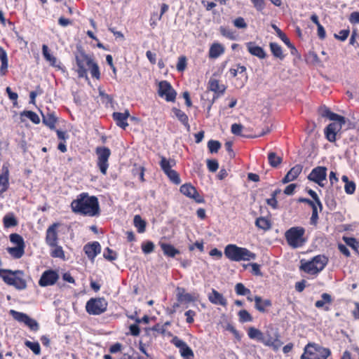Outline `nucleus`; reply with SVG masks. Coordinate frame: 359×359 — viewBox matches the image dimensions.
Listing matches in <instances>:
<instances>
[{
  "instance_id": "64",
  "label": "nucleus",
  "mask_w": 359,
  "mask_h": 359,
  "mask_svg": "<svg viewBox=\"0 0 359 359\" xmlns=\"http://www.w3.org/2000/svg\"><path fill=\"white\" fill-rule=\"evenodd\" d=\"M348 20L351 24L359 23V12L354 11L349 15Z\"/></svg>"
},
{
  "instance_id": "8",
  "label": "nucleus",
  "mask_w": 359,
  "mask_h": 359,
  "mask_svg": "<svg viewBox=\"0 0 359 359\" xmlns=\"http://www.w3.org/2000/svg\"><path fill=\"white\" fill-rule=\"evenodd\" d=\"M108 303L103 297L91 298L86 304V310L90 315L97 316L107 311Z\"/></svg>"
},
{
  "instance_id": "55",
  "label": "nucleus",
  "mask_w": 359,
  "mask_h": 359,
  "mask_svg": "<svg viewBox=\"0 0 359 359\" xmlns=\"http://www.w3.org/2000/svg\"><path fill=\"white\" fill-rule=\"evenodd\" d=\"M246 68L245 66L237 65L236 67H232L229 69V73L232 77L237 76L238 73H243L245 72Z\"/></svg>"
},
{
  "instance_id": "45",
  "label": "nucleus",
  "mask_w": 359,
  "mask_h": 359,
  "mask_svg": "<svg viewBox=\"0 0 359 359\" xmlns=\"http://www.w3.org/2000/svg\"><path fill=\"white\" fill-rule=\"evenodd\" d=\"M269 163L272 167H277L282 162V158L276 153L270 152L268 156Z\"/></svg>"
},
{
  "instance_id": "27",
  "label": "nucleus",
  "mask_w": 359,
  "mask_h": 359,
  "mask_svg": "<svg viewBox=\"0 0 359 359\" xmlns=\"http://www.w3.org/2000/svg\"><path fill=\"white\" fill-rule=\"evenodd\" d=\"M175 161L172 158H166L164 156H161V161L159 163L161 169L165 174L172 171V168L175 165Z\"/></svg>"
},
{
  "instance_id": "14",
  "label": "nucleus",
  "mask_w": 359,
  "mask_h": 359,
  "mask_svg": "<svg viewBox=\"0 0 359 359\" xmlns=\"http://www.w3.org/2000/svg\"><path fill=\"white\" fill-rule=\"evenodd\" d=\"M59 278L58 273L53 270L45 271L39 281V285L41 287H46L54 285Z\"/></svg>"
},
{
  "instance_id": "52",
  "label": "nucleus",
  "mask_w": 359,
  "mask_h": 359,
  "mask_svg": "<svg viewBox=\"0 0 359 359\" xmlns=\"http://www.w3.org/2000/svg\"><path fill=\"white\" fill-rule=\"evenodd\" d=\"M208 147L211 153H217L221 147V144L217 140H210L208 142Z\"/></svg>"
},
{
  "instance_id": "57",
  "label": "nucleus",
  "mask_w": 359,
  "mask_h": 359,
  "mask_svg": "<svg viewBox=\"0 0 359 359\" xmlns=\"http://www.w3.org/2000/svg\"><path fill=\"white\" fill-rule=\"evenodd\" d=\"M350 31L348 29L341 30L339 34H334L335 39L344 41L348 36Z\"/></svg>"
},
{
  "instance_id": "47",
  "label": "nucleus",
  "mask_w": 359,
  "mask_h": 359,
  "mask_svg": "<svg viewBox=\"0 0 359 359\" xmlns=\"http://www.w3.org/2000/svg\"><path fill=\"white\" fill-rule=\"evenodd\" d=\"M21 116H25L27 118H29L34 123H39L40 118L39 116L34 111H24L21 113Z\"/></svg>"
},
{
  "instance_id": "30",
  "label": "nucleus",
  "mask_w": 359,
  "mask_h": 359,
  "mask_svg": "<svg viewBox=\"0 0 359 359\" xmlns=\"http://www.w3.org/2000/svg\"><path fill=\"white\" fill-rule=\"evenodd\" d=\"M172 111L175 116L178 118V120L185 126L188 131L190 130V125L189 124V118L187 115L183 112L182 110L174 108Z\"/></svg>"
},
{
  "instance_id": "61",
  "label": "nucleus",
  "mask_w": 359,
  "mask_h": 359,
  "mask_svg": "<svg viewBox=\"0 0 359 359\" xmlns=\"http://www.w3.org/2000/svg\"><path fill=\"white\" fill-rule=\"evenodd\" d=\"M252 3L254 7L258 11H262L265 8V1L264 0H250Z\"/></svg>"
},
{
  "instance_id": "16",
  "label": "nucleus",
  "mask_w": 359,
  "mask_h": 359,
  "mask_svg": "<svg viewBox=\"0 0 359 359\" xmlns=\"http://www.w3.org/2000/svg\"><path fill=\"white\" fill-rule=\"evenodd\" d=\"M13 313V316L15 319L18 321L24 323L26 325H27L32 330H37L39 328V325L37 322L29 318L27 314L23 313H20L17 311H12Z\"/></svg>"
},
{
  "instance_id": "23",
  "label": "nucleus",
  "mask_w": 359,
  "mask_h": 359,
  "mask_svg": "<svg viewBox=\"0 0 359 359\" xmlns=\"http://www.w3.org/2000/svg\"><path fill=\"white\" fill-rule=\"evenodd\" d=\"M224 51V46L219 43L215 42L210 46L208 56L210 59H216L222 55Z\"/></svg>"
},
{
  "instance_id": "36",
  "label": "nucleus",
  "mask_w": 359,
  "mask_h": 359,
  "mask_svg": "<svg viewBox=\"0 0 359 359\" xmlns=\"http://www.w3.org/2000/svg\"><path fill=\"white\" fill-rule=\"evenodd\" d=\"M248 335L252 339H257L259 341L264 340L263 333L258 329L251 327L248 330Z\"/></svg>"
},
{
  "instance_id": "12",
  "label": "nucleus",
  "mask_w": 359,
  "mask_h": 359,
  "mask_svg": "<svg viewBox=\"0 0 359 359\" xmlns=\"http://www.w3.org/2000/svg\"><path fill=\"white\" fill-rule=\"evenodd\" d=\"M171 342L179 348L180 353L184 359H193L194 354L191 348L177 337H174Z\"/></svg>"
},
{
  "instance_id": "33",
  "label": "nucleus",
  "mask_w": 359,
  "mask_h": 359,
  "mask_svg": "<svg viewBox=\"0 0 359 359\" xmlns=\"http://www.w3.org/2000/svg\"><path fill=\"white\" fill-rule=\"evenodd\" d=\"M254 301L255 302V308L260 312H264L266 307H269L271 306V302L269 299L263 300L262 297L259 296H256L254 298Z\"/></svg>"
},
{
  "instance_id": "34",
  "label": "nucleus",
  "mask_w": 359,
  "mask_h": 359,
  "mask_svg": "<svg viewBox=\"0 0 359 359\" xmlns=\"http://www.w3.org/2000/svg\"><path fill=\"white\" fill-rule=\"evenodd\" d=\"M208 84L209 89L215 93H223L225 90V86L220 85L219 81L215 79H210Z\"/></svg>"
},
{
  "instance_id": "6",
  "label": "nucleus",
  "mask_w": 359,
  "mask_h": 359,
  "mask_svg": "<svg viewBox=\"0 0 359 359\" xmlns=\"http://www.w3.org/2000/svg\"><path fill=\"white\" fill-rule=\"evenodd\" d=\"M305 229L302 226H293L287 230L285 237L287 244L292 248L302 247L306 242Z\"/></svg>"
},
{
  "instance_id": "44",
  "label": "nucleus",
  "mask_w": 359,
  "mask_h": 359,
  "mask_svg": "<svg viewBox=\"0 0 359 359\" xmlns=\"http://www.w3.org/2000/svg\"><path fill=\"white\" fill-rule=\"evenodd\" d=\"M238 318L241 323L252 322L253 318L250 313L245 309L241 310L238 313Z\"/></svg>"
},
{
  "instance_id": "31",
  "label": "nucleus",
  "mask_w": 359,
  "mask_h": 359,
  "mask_svg": "<svg viewBox=\"0 0 359 359\" xmlns=\"http://www.w3.org/2000/svg\"><path fill=\"white\" fill-rule=\"evenodd\" d=\"M272 28L275 30L277 35L285 43V45H287L290 48H291L292 54H294V52L297 51V50L294 48V46L290 43L287 36L276 25H272Z\"/></svg>"
},
{
  "instance_id": "60",
  "label": "nucleus",
  "mask_w": 359,
  "mask_h": 359,
  "mask_svg": "<svg viewBox=\"0 0 359 359\" xmlns=\"http://www.w3.org/2000/svg\"><path fill=\"white\" fill-rule=\"evenodd\" d=\"M220 32L224 36H226L230 39H235L234 32H233L231 30H230L229 29H228L226 27H221Z\"/></svg>"
},
{
  "instance_id": "56",
  "label": "nucleus",
  "mask_w": 359,
  "mask_h": 359,
  "mask_svg": "<svg viewBox=\"0 0 359 359\" xmlns=\"http://www.w3.org/2000/svg\"><path fill=\"white\" fill-rule=\"evenodd\" d=\"M248 266H251L252 268V273L254 274V275H256V276H262V273H261V271H260V265L257 264V263H250V264H244L243 265V267L244 268H247Z\"/></svg>"
},
{
  "instance_id": "58",
  "label": "nucleus",
  "mask_w": 359,
  "mask_h": 359,
  "mask_svg": "<svg viewBox=\"0 0 359 359\" xmlns=\"http://www.w3.org/2000/svg\"><path fill=\"white\" fill-rule=\"evenodd\" d=\"M104 257L109 261H113L116 259V254L112 250L107 248L104 252Z\"/></svg>"
},
{
  "instance_id": "7",
  "label": "nucleus",
  "mask_w": 359,
  "mask_h": 359,
  "mask_svg": "<svg viewBox=\"0 0 359 359\" xmlns=\"http://www.w3.org/2000/svg\"><path fill=\"white\" fill-rule=\"evenodd\" d=\"M330 355L329 348L316 343H309L304 348L301 359H327Z\"/></svg>"
},
{
  "instance_id": "3",
  "label": "nucleus",
  "mask_w": 359,
  "mask_h": 359,
  "mask_svg": "<svg viewBox=\"0 0 359 359\" xmlns=\"http://www.w3.org/2000/svg\"><path fill=\"white\" fill-rule=\"evenodd\" d=\"M225 256L233 262L250 261L256 258V255L245 248L233 244L227 245L224 249Z\"/></svg>"
},
{
  "instance_id": "39",
  "label": "nucleus",
  "mask_w": 359,
  "mask_h": 359,
  "mask_svg": "<svg viewBox=\"0 0 359 359\" xmlns=\"http://www.w3.org/2000/svg\"><path fill=\"white\" fill-rule=\"evenodd\" d=\"M133 222L140 233H142L145 231L146 222L142 219L140 215H137L134 217Z\"/></svg>"
},
{
  "instance_id": "29",
  "label": "nucleus",
  "mask_w": 359,
  "mask_h": 359,
  "mask_svg": "<svg viewBox=\"0 0 359 359\" xmlns=\"http://www.w3.org/2000/svg\"><path fill=\"white\" fill-rule=\"evenodd\" d=\"M0 60L1 62L0 74L1 75H5L8 67V60L6 50L1 46H0Z\"/></svg>"
},
{
  "instance_id": "54",
  "label": "nucleus",
  "mask_w": 359,
  "mask_h": 359,
  "mask_svg": "<svg viewBox=\"0 0 359 359\" xmlns=\"http://www.w3.org/2000/svg\"><path fill=\"white\" fill-rule=\"evenodd\" d=\"M142 250L144 254H149L154 250V244L151 241H147L142 244Z\"/></svg>"
},
{
  "instance_id": "41",
  "label": "nucleus",
  "mask_w": 359,
  "mask_h": 359,
  "mask_svg": "<svg viewBox=\"0 0 359 359\" xmlns=\"http://www.w3.org/2000/svg\"><path fill=\"white\" fill-rule=\"evenodd\" d=\"M271 51L272 54L276 57L279 58L280 60H283L284 58V55L283 53L282 48L280 46H279L276 43H270L269 44Z\"/></svg>"
},
{
  "instance_id": "59",
  "label": "nucleus",
  "mask_w": 359,
  "mask_h": 359,
  "mask_svg": "<svg viewBox=\"0 0 359 359\" xmlns=\"http://www.w3.org/2000/svg\"><path fill=\"white\" fill-rule=\"evenodd\" d=\"M187 66V60L184 56H181L178 59V62L177 64V69L179 72H183Z\"/></svg>"
},
{
  "instance_id": "49",
  "label": "nucleus",
  "mask_w": 359,
  "mask_h": 359,
  "mask_svg": "<svg viewBox=\"0 0 359 359\" xmlns=\"http://www.w3.org/2000/svg\"><path fill=\"white\" fill-rule=\"evenodd\" d=\"M10 241L11 243L16 245V246H25V243L22 237L17 233H12L10 235Z\"/></svg>"
},
{
  "instance_id": "22",
  "label": "nucleus",
  "mask_w": 359,
  "mask_h": 359,
  "mask_svg": "<svg viewBox=\"0 0 359 359\" xmlns=\"http://www.w3.org/2000/svg\"><path fill=\"white\" fill-rule=\"evenodd\" d=\"M130 114L128 110H126L123 113H113V118L116 122V124L123 129H125L128 126L127 119L128 118Z\"/></svg>"
},
{
  "instance_id": "4",
  "label": "nucleus",
  "mask_w": 359,
  "mask_h": 359,
  "mask_svg": "<svg viewBox=\"0 0 359 359\" xmlns=\"http://www.w3.org/2000/svg\"><path fill=\"white\" fill-rule=\"evenodd\" d=\"M327 258L324 255L315 256L311 260H301L300 270L310 275H317L327 265Z\"/></svg>"
},
{
  "instance_id": "42",
  "label": "nucleus",
  "mask_w": 359,
  "mask_h": 359,
  "mask_svg": "<svg viewBox=\"0 0 359 359\" xmlns=\"http://www.w3.org/2000/svg\"><path fill=\"white\" fill-rule=\"evenodd\" d=\"M353 350L355 351V354H352L346 350L344 351L340 359H359V347L353 346Z\"/></svg>"
},
{
  "instance_id": "51",
  "label": "nucleus",
  "mask_w": 359,
  "mask_h": 359,
  "mask_svg": "<svg viewBox=\"0 0 359 359\" xmlns=\"http://www.w3.org/2000/svg\"><path fill=\"white\" fill-rule=\"evenodd\" d=\"M88 69L90 70V74L93 77L99 79L100 77V73L99 70V67L97 63H95L94 61L90 65V67L88 68Z\"/></svg>"
},
{
  "instance_id": "38",
  "label": "nucleus",
  "mask_w": 359,
  "mask_h": 359,
  "mask_svg": "<svg viewBox=\"0 0 359 359\" xmlns=\"http://www.w3.org/2000/svg\"><path fill=\"white\" fill-rule=\"evenodd\" d=\"M8 187V170L0 175V195L5 192Z\"/></svg>"
},
{
  "instance_id": "20",
  "label": "nucleus",
  "mask_w": 359,
  "mask_h": 359,
  "mask_svg": "<svg viewBox=\"0 0 359 359\" xmlns=\"http://www.w3.org/2000/svg\"><path fill=\"white\" fill-rule=\"evenodd\" d=\"M208 299L212 304L215 305L226 306L227 304L226 298L222 294L215 289H212L211 292L208 294Z\"/></svg>"
},
{
  "instance_id": "26",
  "label": "nucleus",
  "mask_w": 359,
  "mask_h": 359,
  "mask_svg": "<svg viewBox=\"0 0 359 359\" xmlns=\"http://www.w3.org/2000/svg\"><path fill=\"white\" fill-rule=\"evenodd\" d=\"M246 46L249 53L252 55L257 56L260 59H264L266 57L264 49L260 46H256L254 43L249 42L246 43Z\"/></svg>"
},
{
  "instance_id": "37",
  "label": "nucleus",
  "mask_w": 359,
  "mask_h": 359,
  "mask_svg": "<svg viewBox=\"0 0 359 359\" xmlns=\"http://www.w3.org/2000/svg\"><path fill=\"white\" fill-rule=\"evenodd\" d=\"M255 225L260 229L267 231L271 229V224L270 221L265 217H259L255 221Z\"/></svg>"
},
{
  "instance_id": "17",
  "label": "nucleus",
  "mask_w": 359,
  "mask_h": 359,
  "mask_svg": "<svg viewBox=\"0 0 359 359\" xmlns=\"http://www.w3.org/2000/svg\"><path fill=\"white\" fill-rule=\"evenodd\" d=\"M59 224L54 223L50 225L46 230V242L48 245H55L57 244L58 235L57 228Z\"/></svg>"
},
{
  "instance_id": "43",
  "label": "nucleus",
  "mask_w": 359,
  "mask_h": 359,
  "mask_svg": "<svg viewBox=\"0 0 359 359\" xmlns=\"http://www.w3.org/2000/svg\"><path fill=\"white\" fill-rule=\"evenodd\" d=\"M52 248L50 255L53 257H58L61 259H65V253L61 246H59L57 244L55 245H50Z\"/></svg>"
},
{
  "instance_id": "15",
  "label": "nucleus",
  "mask_w": 359,
  "mask_h": 359,
  "mask_svg": "<svg viewBox=\"0 0 359 359\" xmlns=\"http://www.w3.org/2000/svg\"><path fill=\"white\" fill-rule=\"evenodd\" d=\"M327 169L325 167L318 166L312 170L308 176V179L320 186H323V182L326 180Z\"/></svg>"
},
{
  "instance_id": "1",
  "label": "nucleus",
  "mask_w": 359,
  "mask_h": 359,
  "mask_svg": "<svg viewBox=\"0 0 359 359\" xmlns=\"http://www.w3.org/2000/svg\"><path fill=\"white\" fill-rule=\"evenodd\" d=\"M72 211L85 216L93 217L100 214L98 199L83 193L71 203Z\"/></svg>"
},
{
  "instance_id": "11",
  "label": "nucleus",
  "mask_w": 359,
  "mask_h": 359,
  "mask_svg": "<svg viewBox=\"0 0 359 359\" xmlns=\"http://www.w3.org/2000/svg\"><path fill=\"white\" fill-rule=\"evenodd\" d=\"M158 93L160 97L165 98L167 102H174L177 95L172 86L166 81L158 83Z\"/></svg>"
},
{
  "instance_id": "2",
  "label": "nucleus",
  "mask_w": 359,
  "mask_h": 359,
  "mask_svg": "<svg viewBox=\"0 0 359 359\" xmlns=\"http://www.w3.org/2000/svg\"><path fill=\"white\" fill-rule=\"evenodd\" d=\"M321 115L323 117L328 118L330 120L336 121V123L329 124L325 130V134L327 140L330 142H333L336 140V135L337 133L341 129L342 126L346 123L345 118L332 112L326 107L321 109Z\"/></svg>"
},
{
  "instance_id": "25",
  "label": "nucleus",
  "mask_w": 359,
  "mask_h": 359,
  "mask_svg": "<svg viewBox=\"0 0 359 359\" xmlns=\"http://www.w3.org/2000/svg\"><path fill=\"white\" fill-rule=\"evenodd\" d=\"M177 300L181 303H190L196 301V297L190 293L185 292V290L182 287L177 288Z\"/></svg>"
},
{
  "instance_id": "24",
  "label": "nucleus",
  "mask_w": 359,
  "mask_h": 359,
  "mask_svg": "<svg viewBox=\"0 0 359 359\" xmlns=\"http://www.w3.org/2000/svg\"><path fill=\"white\" fill-rule=\"evenodd\" d=\"M332 302V298L331 295L327 293H323L321 295V299L318 300L315 303L316 307L318 309H323L325 311L330 310V305Z\"/></svg>"
},
{
  "instance_id": "5",
  "label": "nucleus",
  "mask_w": 359,
  "mask_h": 359,
  "mask_svg": "<svg viewBox=\"0 0 359 359\" xmlns=\"http://www.w3.org/2000/svg\"><path fill=\"white\" fill-rule=\"evenodd\" d=\"M24 273L17 270L0 269V277L8 285L14 286L18 290H24L27 287L26 280L23 278Z\"/></svg>"
},
{
  "instance_id": "18",
  "label": "nucleus",
  "mask_w": 359,
  "mask_h": 359,
  "mask_svg": "<svg viewBox=\"0 0 359 359\" xmlns=\"http://www.w3.org/2000/svg\"><path fill=\"white\" fill-rule=\"evenodd\" d=\"M303 169V166L300 164L295 165L285 175L282 180L283 184H287L296 180L300 175Z\"/></svg>"
},
{
  "instance_id": "28",
  "label": "nucleus",
  "mask_w": 359,
  "mask_h": 359,
  "mask_svg": "<svg viewBox=\"0 0 359 359\" xmlns=\"http://www.w3.org/2000/svg\"><path fill=\"white\" fill-rule=\"evenodd\" d=\"M262 342L269 346H272L274 349H278L281 346L280 341L278 339V336L275 334L274 336L265 337L264 335V340Z\"/></svg>"
},
{
  "instance_id": "21",
  "label": "nucleus",
  "mask_w": 359,
  "mask_h": 359,
  "mask_svg": "<svg viewBox=\"0 0 359 359\" xmlns=\"http://www.w3.org/2000/svg\"><path fill=\"white\" fill-rule=\"evenodd\" d=\"M42 53L45 60L49 62L50 65L54 67H60V62H58L57 59L50 53V51L47 45L43 44L42 46Z\"/></svg>"
},
{
  "instance_id": "62",
  "label": "nucleus",
  "mask_w": 359,
  "mask_h": 359,
  "mask_svg": "<svg viewBox=\"0 0 359 359\" xmlns=\"http://www.w3.org/2000/svg\"><path fill=\"white\" fill-rule=\"evenodd\" d=\"M207 166L210 172H215L219 168L218 162L216 160H208Z\"/></svg>"
},
{
  "instance_id": "10",
  "label": "nucleus",
  "mask_w": 359,
  "mask_h": 359,
  "mask_svg": "<svg viewBox=\"0 0 359 359\" xmlns=\"http://www.w3.org/2000/svg\"><path fill=\"white\" fill-rule=\"evenodd\" d=\"M95 153L97 156V165L100 172L105 175L109 167L108 160L111 155V151L107 147H98L95 149Z\"/></svg>"
},
{
  "instance_id": "13",
  "label": "nucleus",
  "mask_w": 359,
  "mask_h": 359,
  "mask_svg": "<svg viewBox=\"0 0 359 359\" xmlns=\"http://www.w3.org/2000/svg\"><path fill=\"white\" fill-rule=\"evenodd\" d=\"M180 191L184 196L194 199L198 203L205 202L204 198L197 191L196 188L190 184H185L180 187Z\"/></svg>"
},
{
  "instance_id": "53",
  "label": "nucleus",
  "mask_w": 359,
  "mask_h": 359,
  "mask_svg": "<svg viewBox=\"0 0 359 359\" xmlns=\"http://www.w3.org/2000/svg\"><path fill=\"white\" fill-rule=\"evenodd\" d=\"M4 224L6 227H11L17 225V221L13 215H7L4 218Z\"/></svg>"
},
{
  "instance_id": "35",
  "label": "nucleus",
  "mask_w": 359,
  "mask_h": 359,
  "mask_svg": "<svg viewBox=\"0 0 359 359\" xmlns=\"http://www.w3.org/2000/svg\"><path fill=\"white\" fill-rule=\"evenodd\" d=\"M25 246H15L13 248H8L7 251L8 253L15 259H19L24 255Z\"/></svg>"
},
{
  "instance_id": "46",
  "label": "nucleus",
  "mask_w": 359,
  "mask_h": 359,
  "mask_svg": "<svg viewBox=\"0 0 359 359\" xmlns=\"http://www.w3.org/2000/svg\"><path fill=\"white\" fill-rule=\"evenodd\" d=\"M235 291L238 295H248L251 294V292L249 289L245 287L243 283H237L235 286Z\"/></svg>"
},
{
  "instance_id": "48",
  "label": "nucleus",
  "mask_w": 359,
  "mask_h": 359,
  "mask_svg": "<svg viewBox=\"0 0 359 359\" xmlns=\"http://www.w3.org/2000/svg\"><path fill=\"white\" fill-rule=\"evenodd\" d=\"M25 344L27 347L30 348L33 353L36 355H39L41 353V348L38 342H32L30 341H26Z\"/></svg>"
},
{
  "instance_id": "50",
  "label": "nucleus",
  "mask_w": 359,
  "mask_h": 359,
  "mask_svg": "<svg viewBox=\"0 0 359 359\" xmlns=\"http://www.w3.org/2000/svg\"><path fill=\"white\" fill-rule=\"evenodd\" d=\"M169 180L174 183L175 184H179L181 182L180 177L179 174L174 170L170 171L167 174H165Z\"/></svg>"
},
{
  "instance_id": "63",
  "label": "nucleus",
  "mask_w": 359,
  "mask_h": 359,
  "mask_svg": "<svg viewBox=\"0 0 359 359\" xmlns=\"http://www.w3.org/2000/svg\"><path fill=\"white\" fill-rule=\"evenodd\" d=\"M233 25L235 27L240 29H244L247 27V24L245 22V20L241 17L235 19L233 20Z\"/></svg>"
},
{
  "instance_id": "9",
  "label": "nucleus",
  "mask_w": 359,
  "mask_h": 359,
  "mask_svg": "<svg viewBox=\"0 0 359 359\" xmlns=\"http://www.w3.org/2000/svg\"><path fill=\"white\" fill-rule=\"evenodd\" d=\"M76 65L78 67L77 72L81 78H88V68L93 62V58L81 51L76 55Z\"/></svg>"
},
{
  "instance_id": "40",
  "label": "nucleus",
  "mask_w": 359,
  "mask_h": 359,
  "mask_svg": "<svg viewBox=\"0 0 359 359\" xmlns=\"http://www.w3.org/2000/svg\"><path fill=\"white\" fill-rule=\"evenodd\" d=\"M43 116V123L48 126L50 129L55 128V124L56 123V117L54 114L48 113L46 115L42 114Z\"/></svg>"
},
{
  "instance_id": "19",
  "label": "nucleus",
  "mask_w": 359,
  "mask_h": 359,
  "mask_svg": "<svg viewBox=\"0 0 359 359\" xmlns=\"http://www.w3.org/2000/svg\"><path fill=\"white\" fill-rule=\"evenodd\" d=\"M100 245L96 241L92 243H88L83 248L86 255L91 260H93L97 254L100 252Z\"/></svg>"
},
{
  "instance_id": "32",
  "label": "nucleus",
  "mask_w": 359,
  "mask_h": 359,
  "mask_svg": "<svg viewBox=\"0 0 359 359\" xmlns=\"http://www.w3.org/2000/svg\"><path fill=\"white\" fill-rule=\"evenodd\" d=\"M160 246L166 256L174 257L176 255L180 254V251L170 244L160 243Z\"/></svg>"
}]
</instances>
